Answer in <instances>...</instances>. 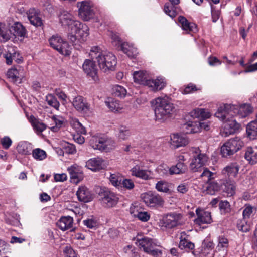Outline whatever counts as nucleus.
Returning a JSON list of instances; mask_svg holds the SVG:
<instances>
[{
	"label": "nucleus",
	"instance_id": "f257e3e1",
	"mask_svg": "<svg viewBox=\"0 0 257 257\" xmlns=\"http://www.w3.org/2000/svg\"><path fill=\"white\" fill-rule=\"evenodd\" d=\"M58 17L62 26L68 29V39L76 49H79L77 45L79 46V43L84 42L88 36L87 27L77 20L75 16L67 10H61Z\"/></svg>",
	"mask_w": 257,
	"mask_h": 257
},
{
	"label": "nucleus",
	"instance_id": "f03ea898",
	"mask_svg": "<svg viewBox=\"0 0 257 257\" xmlns=\"http://www.w3.org/2000/svg\"><path fill=\"white\" fill-rule=\"evenodd\" d=\"M89 56L98 63L100 69L104 72L114 70L116 65L115 56L111 53L103 51L97 46L91 48Z\"/></svg>",
	"mask_w": 257,
	"mask_h": 257
},
{
	"label": "nucleus",
	"instance_id": "7ed1b4c3",
	"mask_svg": "<svg viewBox=\"0 0 257 257\" xmlns=\"http://www.w3.org/2000/svg\"><path fill=\"white\" fill-rule=\"evenodd\" d=\"M151 103L154 107L156 119L158 120H163L174 109L173 104L167 96L159 97L152 100Z\"/></svg>",
	"mask_w": 257,
	"mask_h": 257
},
{
	"label": "nucleus",
	"instance_id": "20e7f679",
	"mask_svg": "<svg viewBox=\"0 0 257 257\" xmlns=\"http://www.w3.org/2000/svg\"><path fill=\"white\" fill-rule=\"evenodd\" d=\"M134 81L148 86L152 91H157L163 89L166 84L165 79L158 77L156 79H148L146 72L135 71L133 73Z\"/></svg>",
	"mask_w": 257,
	"mask_h": 257
},
{
	"label": "nucleus",
	"instance_id": "39448f33",
	"mask_svg": "<svg viewBox=\"0 0 257 257\" xmlns=\"http://www.w3.org/2000/svg\"><path fill=\"white\" fill-rule=\"evenodd\" d=\"M89 144L94 150L106 152L113 150L116 146L114 140L99 134L92 136L89 140Z\"/></svg>",
	"mask_w": 257,
	"mask_h": 257
},
{
	"label": "nucleus",
	"instance_id": "423d86ee",
	"mask_svg": "<svg viewBox=\"0 0 257 257\" xmlns=\"http://www.w3.org/2000/svg\"><path fill=\"white\" fill-rule=\"evenodd\" d=\"M244 146V143L239 137H235L226 141L221 147V153L223 157H227L232 155Z\"/></svg>",
	"mask_w": 257,
	"mask_h": 257
},
{
	"label": "nucleus",
	"instance_id": "0eeeda50",
	"mask_svg": "<svg viewBox=\"0 0 257 257\" xmlns=\"http://www.w3.org/2000/svg\"><path fill=\"white\" fill-rule=\"evenodd\" d=\"M140 198L145 205L150 208L162 206L164 200L158 194L152 191H148L141 194Z\"/></svg>",
	"mask_w": 257,
	"mask_h": 257
},
{
	"label": "nucleus",
	"instance_id": "6e6552de",
	"mask_svg": "<svg viewBox=\"0 0 257 257\" xmlns=\"http://www.w3.org/2000/svg\"><path fill=\"white\" fill-rule=\"evenodd\" d=\"M77 7L79 8V16L84 21H87L93 18L94 12L92 2L84 1L78 2Z\"/></svg>",
	"mask_w": 257,
	"mask_h": 257
},
{
	"label": "nucleus",
	"instance_id": "1a4fd4ad",
	"mask_svg": "<svg viewBox=\"0 0 257 257\" xmlns=\"http://www.w3.org/2000/svg\"><path fill=\"white\" fill-rule=\"evenodd\" d=\"M101 200L107 207L115 206L119 200L118 195L108 189H105L101 192Z\"/></svg>",
	"mask_w": 257,
	"mask_h": 257
},
{
	"label": "nucleus",
	"instance_id": "9d476101",
	"mask_svg": "<svg viewBox=\"0 0 257 257\" xmlns=\"http://www.w3.org/2000/svg\"><path fill=\"white\" fill-rule=\"evenodd\" d=\"M227 108L232 109L233 117L238 115L240 117H245L252 111V107L248 104H243L239 106L231 104L227 105Z\"/></svg>",
	"mask_w": 257,
	"mask_h": 257
},
{
	"label": "nucleus",
	"instance_id": "9b49d317",
	"mask_svg": "<svg viewBox=\"0 0 257 257\" xmlns=\"http://www.w3.org/2000/svg\"><path fill=\"white\" fill-rule=\"evenodd\" d=\"M26 71L24 69L21 67L18 66L9 69L7 72V76L11 81L20 84L22 82V80L25 77Z\"/></svg>",
	"mask_w": 257,
	"mask_h": 257
},
{
	"label": "nucleus",
	"instance_id": "f8f14e48",
	"mask_svg": "<svg viewBox=\"0 0 257 257\" xmlns=\"http://www.w3.org/2000/svg\"><path fill=\"white\" fill-rule=\"evenodd\" d=\"M74 107L79 112L87 114L90 112V105L85 98L81 96L75 97L72 101Z\"/></svg>",
	"mask_w": 257,
	"mask_h": 257
},
{
	"label": "nucleus",
	"instance_id": "ddd939ff",
	"mask_svg": "<svg viewBox=\"0 0 257 257\" xmlns=\"http://www.w3.org/2000/svg\"><path fill=\"white\" fill-rule=\"evenodd\" d=\"M181 219V214L175 212L170 213L168 214L164 219L163 223L166 228L171 229L180 225Z\"/></svg>",
	"mask_w": 257,
	"mask_h": 257
},
{
	"label": "nucleus",
	"instance_id": "4468645a",
	"mask_svg": "<svg viewBox=\"0 0 257 257\" xmlns=\"http://www.w3.org/2000/svg\"><path fill=\"white\" fill-rule=\"evenodd\" d=\"M143 167L144 163L143 162L136 164L131 170L132 175L145 180L150 179L151 178L150 172L143 169Z\"/></svg>",
	"mask_w": 257,
	"mask_h": 257
},
{
	"label": "nucleus",
	"instance_id": "2eb2a0df",
	"mask_svg": "<svg viewBox=\"0 0 257 257\" xmlns=\"http://www.w3.org/2000/svg\"><path fill=\"white\" fill-rule=\"evenodd\" d=\"M197 217L194 220V223L201 226L203 224H210L212 222L211 213L203 209L197 208L196 210Z\"/></svg>",
	"mask_w": 257,
	"mask_h": 257
},
{
	"label": "nucleus",
	"instance_id": "dca6fc26",
	"mask_svg": "<svg viewBox=\"0 0 257 257\" xmlns=\"http://www.w3.org/2000/svg\"><path fill=\"white\" fill-rule=\"evenodd\" d=\"M185 159L183 155H179L176 158L177 164L169 169L171 174H179L185 173L187 170V166L184 163Z\"/></svg>",
	"mask_w": 257,
	"mask_h": 257
},
{
	"label": "nucleus",
	"instance_id": "f3484780",
	"mask_svg": "<svg viewBox=\"0 0 257 257\" xmlns=\"http://www.w3.org/2000/svg\"><path fill=\"white\" fill-rule=\"evenodd\" d=\"M86 167L94 171H99L104 168V160L100 157L90 159L86 162Z\"/></svg>",
	"mask_w": 257,
	"mask_h": 257
},
{
	"label": "nucleus",
	"instance_id": "a211bd4d",
	"mask_svg": "<svg viewBox=\"0 0 257 257\" xmlns=\"http://www.w3.org/2000/svg\"><path fill=\"white\" fill-rule=\"evenodd\" d=\"M67 170L70 174L72 181L74 183H78L83 179V173L78 165H73L68 167Z\"/></svg>",
	"mask_w": 257,
	"mask_h": 257
},
{
	"label": "nucleus",
	"instance_id": "6ab92c4d",
	"mask_svg": "<svg viewBox=\"0 0 257 257\" xmlns=\"http://www.w3.org/2000/svg\"><path fill=\"white\" fill-rule=\"evenodd\" d=\"M240 127L239 123H237L235 119H228L224 123L223 131L222 133L225 136L233 134L238 130Z\"/></svg>",
	"mask_w": 257,
	"mask_h": 257
},
{
	"label": "nucleus",
	"instance_id": "aec40b11",
	"mask_svg": "<svg viewBox=\"0 0 257 257\" xmlns=\"http://www.w3.org/2000/svg\"><path fill=\"white\" fill-rule=\"evenodd\" d=\"M171 144L175 148L186 146L189 142L188 139L185 135L174 134L171 135Z\"/></svg>",
	"mask_w": 257,
	"mask_h": 257
},
{
	"label": "nucleus",
	"instance_id": "412c9836",
	"mask_svg": "<svg viewBox=\"0 0 257 257\" xmlns=\"http://www.w3.org/2000/svg\"><path fill=\"white\" fill-rule=\"evenodd\" d=\"M56 225L62 231L71 230L73 225V218L69 216H62L57 222Z\"/></svg>",
	"mask_w": 257,
	"mask_h": 257
},
{
	"label": "nucleus",
	"instance_id": "4be33fe9",
	"mask_svg": "<svg viewBox=\"0 0 257 257\" xmlns=\"http://www.w3.org/2000/svg\"><path fill=\"white\" fill-rule=\"evenodd\" d=\"M227 105H231V104H226L222 106H220L217 111L215 113V115L216 117L222 121H225V122L227 119H229L230 117H233V116H232V109H228L227 108Z\"/></svg>",
	"mask_w": 257,
	"mask_h": 257
},
{
	"label": "nucleus",
	"instance_id": "5701e85b",
	"mask_svg": "<svg viewBox=\"0 0 257 257\" xmlns=\"http://www.w3.org/2000/svg\"><path fill=\"white\" fill-rule=\"evenodd\" d=\"M179 239L180 243L179 247L181 249L189 251L193 250L194 248V243L189 240L188 235H187L185 232L180 233Z\"/></svg>",
	"mask_w": 257,
	"mask_h": 257
},
{
	"label": "nucleus",
	"instance_id": "b1692460",
	"mask_svg": "<svg viewBox=\"0 0 257 257\" xmlns=\"http://www.w3.org/2000/svg\"><path fill=\"white\" fill-rule=\"evenodd\" d=\"M214 244L213 241L206 239L202 244L201 253L206 257H213L214 253Z\"/></svg>",
	"mask_w": 257,
	"mask_h": 257
},
{
	"label": "nucleus",
	"instance_id": "393cba45",
	"mask_svg": "<svg viewBox=\"0 0 257 257\" xmlns=\"http://www.w3.org/2000/svg\"><path fill=\"white\" fill-rule=\"evenodd\" d=\"M27 16L32 25L36 27L41 26L43 25L42 20L36 9H30L27 12Z\"/></svg>",
	"mask_w": 257,
	"mask_h": 257
},
{
	"label": "nucleus",
	"instance_id": "a878e982",
	"mask_svg": "<svg viewBox=\"0 0 257 257\" xmlns=\"http://www.w3.org/2000/svg\"><path fill=\"white\" fill-rule=\"evenodd\" d=\"M178 20L182 29L187 33L195 32L197 31L196 25L194 23L189 22L185 17L179 16Z\"/></svg>",
	"mask_w": 257,
	"mask_h": 257
},
{
	"label": "nucleus",
	"instance_id": "bb28decb",
	"mask_svg": "<svg viewBox=\"0 0 257 257\" xmlns=\"http://www.w3.org/2000/svg\"><path fill=\"white\" fill-rule=\"evenodd\" d=\"M76 195L80 201L88 202L92 200V195L88 189L84 187H80L77 191Z\"/></svg>",
	"mask_w": 257,
	"mask_h": 257
},
{
	"label": "nucleus",
	"instance_id": "cd10ccee",
	"mask_svg": "<svg viewBox=\"0 0 257 257\" xmlns=\"http://www.w3.org/2000/svg\"><path fill=\"white\" fill-rule=\"evenodd\" d=\"M136 244L140 246V248H142L145 252H147L155 244L152 239L147 237L138 238Z\"/></svg>",
	"mask_w": 257,
	"mask_h": 257
},
{
	"label": "nucleus",
	"instance_id": "c85d7f7f",
	"mask_svg": "<svg viewBox=\"0 0 257 257\" xmlns=\"http://www.w3.org/2000/svg\"><path fill=\"white\" fill-rule=\"evenodd\" d=\"M14 31V35L18 37L24 38L27 37V31L20 22H15L11 27Z\"/></svg>",
	"mask_w": 257,
	"mask_h": 257
},
{
	"label": "nucleus",
	"instance_id": "c756f323",
	"mask_svg": "<svg viewBox=\"0 0 257 257\" xmlns=\"http://www.w3.org/2000/svg\"><path fill=\"white\" fill-rule=\"evenodd\" d=\"M222 189L227 196H232L235 193V183L233 181L226 180L222 185Z\"/></svg>",
	"mask_w": 257,
	"mask_h": 257
},
{
	"label": "nucleus",
	"instance_id": "7c9ffc66",
	"mask_svg": "<svg viewBox=\"0 0 257 257\" xmlns=\"http://www.w3.org/2000/svg\"><path fill=\"white\" fill-rule=\"evenodd\" d=\"M30 121L34 131L38 135L40 134L47 127V125L45 123L33 116L30 117Z\"/></svg>",
	"mask_w": 257,
	"mask_h": 257
},
{
	"label": "nucleus",
	"instance_id": "2f4dec72",
	"mask_svg": "<svg viewBox=\"0 0 257 257\" xmlns=\"http://www.w3.org/2000/svg\"><path fill=\"white\" fill-rule=\"evenodd\" d=\"M239 169V166L237 164L232 163L228 165L223 169L222 173L229 177H235L237 175Z\"/></svg>",
	"mask_w": 257,
	"mask_h": 257
},
{
	"label": "nucleus",
	"instance_id": "473e14b6",
	"mask_svg": "<svg viewBox=\"0 0 257 257\" xmlns=\"http://www.w3.org/2000/svg\"><path fill=\"white\" fill-rule=\"evenodd\" d=\"M94 62L90 60H86L83 65V69L85 72L92 77H94L96 74L95 66Z\"/></svg>",
	"mask_w": 257,
	"mask_h": 257
},
{
	"label": "nucleus",
	"instance_id": "72a5a7b5",
	"mask_svg": "<svg viewBox=\"0 0 257 257\" xmlns=\"http://www.w3.org/2000/svg\"><path fill=\"white\" fill-rule=\"evenodd\" d=\"M191 115L194 118L207 119L211 116V113L203 108H197L191 112Z\"/></svg>",
	"mask_w": 257,
	"mask_h": 257
},
{
	"label": "nucleus",
	"instance_id": "f704fd0d",
	"mask_svg": "<svg viewBox=\"0 0 257 257\" xmlns=\"http://www.w3.org/2000/svg\"><path fill=\"white\" fill-rule=\"evenodd\" d=\"M121 50L129 57H134L137 54V50L133 45L129 44L127 42L121 44Z\"/></svg>",
	"mask_w": 257,
	"mask_h": 257
},
{
	"label": "nucleus",
	"instance_id": "c9c22d12",
	"mask_svg": "<svg viewBox=\"0 0 257 257\" xmlns=\"http://www.w3.org/2000/svg\"><path fill=\"white\" fill-rule=\"evenodd\" d=\"M31 144L26 142H20L17 147V150L19 154L22 155H29L31 152Z\"/></svg>",
	"mask_w": 257,
	"mask_h": 257
},
{
	"label": "nucleus",
	"instance_id": "e433bc0d",
	"mask_svg": "<svg viewBox=\"0 0 257 257\" xmlns=\"http://www.w3.org/2000/svg\"><path fill=\"white\" fill-rule=\"evenodd\" d=\"M244 157L250 164H254L257 162V153L254 151L252 148H247Z\"/></svg>",
	"mask_w": 257,
	"mask_h": 257
},
{
	"label": "nucleus",
	"instance_id": "4c0bfd02",
	"mask_svg": "<svg viewBox=\"0 0 257 257\" xmlns=\"http://www.w3.org/2000/svg\"><path fill=\"white\" fill-rule=\"evenodd\" d=\"M246 133L248 136L254 139L257 136V121L255 120L250 122L246 127Z\"/></svg>",
	"mask_w": 257,
	"mask_h": 257
},
{
	"label": "nucleus",
	"instance_id": "58836bf2",
	"mask_svg": "<svg viewBox=\"0 0 257 257\" xmlns=\"http://www.w3.org/2000/svg\"><path fill=\"white\" fill-rule=\"evenodd\" d=\"M255 208L250 204H246L243 208L242 218L248 220L255 214Z\"/></svg>",
	"mask_w": 257,
	"mask_h": 257
},
{
	"label": "nucleus",
	"instance_id": "ea45409f",
	"mask_svg": "<svg viewBox=\"0 0 257 257\" xmlns=\"http://www.w3.org/2000/svg\"><path fill=\"white\" fill-rule=\"evenodd\" d=\"M183 130L186 134L195 133L199 132L196 121H189L183 125Z\"/></svg>",
	"mask_w": 257,
	"mask_h": 257
},
{
	"label": "nucleus",
	"instance_id": "a19ab883",
	"mask_svg": "<svg viewBox=\"0 0 257 257\" xmlns=\"http://www.w3.org/2000/svg\"><path fill=\"white\" fill-rule=\"evenodd\" d=\"M237 227L239 231L247 232L250 230V224L248 219L242 218L237 221Z\"/></svg>",
	"mask_w": 257,
	"mask_h": 257
},
{
	"label": "nucleus",
	"instance_id": "79ce46f5",
	"mask_svg": "<svg viewBox=\"0 0 257 257\" xmlns=\"http://www.w3.org/2000/svg\"><path fill=\"white\" fill-rule=\"evenodd\" d=\"M155 187L159 192L170 193L171 184L165 181H160L156 183Z\"/></svg>",
	"mask_w": 257,
	"mask_h": 257
},
{
	"label": "nucleus",
	"instance_id": "37998d69",
	"mask_svg": "<svg viewBox=\"0 0 257 257\" xmlns=\"http://www.w3.org/2000/svg\"><path fill=\"white\" fill-rule=\"evenodd\" d=\"M195 155H194L193 158L197 159L198 163L202 164V167L207 163L208 157L205 154L201 153L200 150L198 148L195 149Z\"/></svg>",
	"mask_w": 257,
	"mask_h": 257
},
{
	"label": "nucleus",
	"instance_id": "c03bdc74",
	"mask_svg": "<svg viewBox=\"0 0 257 257\" xmlns=\"http://www.w3.org/2000/svg\"><path fill=\"white\" fill-rule=\"evenodd\" d=\"M122 179V177L118 173L110 174L109 177V180L111 184L118 188L121 187Z\"/></svg>",
	"mask_w": 257,
	"mask_h": 257
},
{
	"label": "nucleus",
	"instance_id": "a18cd8bd",
	"mask_svg": "<svg viewBox=\"0 0 257 257\" xmlns=\"http://www.w3.org/2000/svg\"><path fill=\"white\" fill-rule=\"evenodd\" d=\"M228 246V239L224 236H219L218 237V244L216 248L219 251H224L227 249Z\"/></svg>",
	"mask_w": 257,
	"mask_h": 257
},
{
	"label": "nucleus",
	"instance_id": "49530a36",
	"mask_svg": "<svg viewBox=\"0 0 257 257\" xmlns=\"http://www.w3.org/2000/svg\"><path fill=\"white\" fill-rule=\"evenodd\" d=\"M11 31L7 28L0 25V41L5 42L9 40L11 37Z\"/></svg>",
	"mask_w": 257,
	"mask_h": 257
},
{
	"label": "nucleus",
	"instance_id": "de8ad7c7",
	"mask_svg": "<svg viewBox=\"0 0 257 257\" xmlns=\"http://www.w3.org/2000/svg\"><path fill=\"white\" fill-rule=\"evenodd\" d=\"M17 54H18L13 47H9L7 53L4 54L7 64L8 65L11 64L13 59L16 57Z\"/></svg>",
	"mask_w": 257,
	"mask_h": 257
},
{
	"label": "nucleus",
	"instance_id": "09e8293b",
	"mask_svg": "<svg viewBox=\"0 0 257 257\" xmlns=\"http://www.w3.org/2000/svg\"><path fill=\"white\" fill-rule=\"evenodd\" d=\"M208 185L206 188V192L210 195H214L220 189V185L215 181L208 182Z\"/></svg>",
	"mask_w": 257,
	"mask_h": 257
},
{
	"label": "nucleus",
	"instance_id": "8fccbe9b",
	"mask_svg": "<svg viewBox=\"0 0 257 257\" xmlns=\"http://www.w3.org/2000/svg\"><path fill=\"white\" fill-rule=\"evenodd\" d=\"M131 134L130 130L127 127L121 126L118 128L117 135L119 139L124 140L129 137Z\"/></svg>",
	"mask_w": 257,
	"mask_h": 257
},
{
	"label": "nucleus",
	"instance_id": "3c124183",
	"mask_svg": "<svg viewBox=\"0 0 257 257\" xmlns=\"http://www.w3.org/2000/svg\"><path fill=\"white\" fill-rule=\"evenodd\" d=\"M32 154L34 158L37 160H43L47 157L46 152L40 148L34 149L32 152Z\"/></svg>",
	"mask_w": 257,
	"mask_h": 257
},
{
	"label": "nucleus",
	"instance_id": "603ef678",
	"mask_svg": "<svg viewBox=\"0 0 257 257\" xmlns=\"http://www.w3.org/2000/svg\"><path fill=\"white\" fill-rule=\"evenodd\" d=\"M46 101L48 104L57 110L60 106V103L57 98L52 94H49L46 96Z\"/></svg>",
	"mask_w": 257,
	"mask_h": 257
},
{
	"label": "nucleus",
	"instance_id": "864d4df0",
	"mask_svg": "<svg viewBox=\"0 0 257 257\" xmlns=\"http://www.w3.org/2000/svg\"><path fill=\"white\" fill-rule=\"evenodd\" d=\"M71 49V47L68 43L66 41H64L57 50L60 54L65 56H67L70 54Z\"/></svg>",
	"mask_w": 257,
	"mask_h": 257
},
{
	"label": "nucleus",
	"instance_id": "5fc2aeb1",
	"mask_svg": "<svg viewBox=\"0 0 257 257\" xmlns=\"http://www.w3.org/2000/svg\"><path fill=\"white\" fill-rule=\"evenodd\" d=\"M64 40L59 36H53L49 39L50 45L56 50L60 47Z\"/></svg>",
	"mask_w": 257,
	"mask_h": 257
},
{
	"label": "nucleus",
	"instance_id": "6e6d98bb",
	"mask_svg": "<svg viewBox=\"0 0 257 257\" xmlns=\"http://www.w3.org/2000/svg\"><path fill=\"white\" fill-rule=\"evenodd\" d=\"M201 177L205 179L206 178V181L208 182L214 179L216 177V174L211 172L208 168H203V171L201 174Z\"/></svg>",
	"mask_w": 257,
	"mask_h": 257
},
{
	"label": "nucleus",
	"instance_id": "4d7b16f0",
	"mask_svg": "<svg viewBox=\"0 0 257 257\" xmlns=\"http://www.w3.org/2000/svg\"><path fill=\"white\" fill-rule=\"evenodd\" d=\"M219 208L222 213H229L231 211L230 204L229 202L226 200L221 201L219 204Z\"/></svg>",
	"mask_w": 257,
	"mask_h": 257
},
{
	"label": "nucleus",
	"instance_id": "13d9d810",
	"mask_svg": "<svg viewBox=\"0 0 257 257\" xmlns=\"http://www.w3.org/2000/svg\"><path fill=\"white\" fill-rule=\"evenodd\" d=\"M63 149L64 152L69 154H73L76 152L75 145L68 142L65 143Z\"/></svg>",
	"mask_w": 257,
	"mask_h": 257
},
{
	"label": "nucleus",
	"instance_id": "bf43d9fd",
	"mask_svg": "<svg viewBox=\"0 0 257 257\" xmlns=\"http://www.w3.org/2000/svg\"><path fill=\"white\" fill-rule=\"evenodd\" d=\"M113 92L115 96L120 97H124L126 94V89L119 85H116L114 87Z\"/></svg>",
	"mask_w": 257,
	"mask_h": 257
},
{
	"label": "nucleus",
	"instance_id": "052dcab7",
	"mask_svg": "<svg viewBox=\"0 0 257 257\" xmlns=\"http://www.w3.org/2000/svg\"><path fill=\"white\" fill-rule=\"evenodd\" d=\"M146 253L153 257H161L162 250L156 247V244H154V246L152 247V248L150 249Z\"/></svg>",
	"mask_w": 257,
	"mask_h": 257
},
{
	"label": "nucleus",
	"instance_id": "680f3d73",
	"mask_svg": "<svg viewBox=\"0 0 257 257\" xmlns=\"http://www.w3.org/2000/svg\"><path fill=\"white\" fill-rule=\"evenodd\" d=\"M65 257H77V254L70 245H66L63 249Z\"/></svg>",
	"mask_w": 257,
	"mask_h": 257
},
{
	"label": "nucleus",
	"instance_id": "e2e57ef3",
	"mask_svg": "<svg viewBox=\"0 0 257 257\" xmlns=\"http://www.w3.org/2000/svg\"><path fill=\"white\" fill-rule=\"evenodd\" d=\"M189 167L190 170L194 172L200 171L202 168V164L198 163L197 160L194 158L192 159Z\"/></svg>",
	"mask_w": 257,
	"mask_h": 257
},
{
	"label": "nucleus",
	"instance_id": "0e129e2a",
	"mask_svg": "<svg viewBox=\"0 0 257 257\" xmlns=\"http://www.w3.org/2000/svg\"><path fill=\"white\" fill-rule=\"evenodd\" d=\"M106 106L109 109L113 112H118L120 110V107L118 102L116 100L110 102H106Z\"/></svg>",
	"mask_w": 257,
	"mask_h": 257
},
{
	"label": "nucleus",
	"instance_id": "69168bd1",
	"mask_svg": "<svg viewBox=\"0 0 257 257\" xmlns=\"http://www.w3.org/2000/svg\"><path fill=\"white\" fill-rule=\"evenodd\" d=\"M123 250L129 256L134 257L136 255V249L133 245H127L123 247Z\"/></svg>",
	"mask_w": 257,
	"mask_h": 257
},
{
	"label": "nucleus",
	"instance_id": "338daca9",
	"mask_svg": "<svg viewBox=\"0 0 257 257\" xmlns=\"http://www.w3.org/2000/svg\"><path fill=\"white\" fill-rule=\"evenodd\" d=\"M140 220L146 222L150 219V215L147 212H138L137 214H134Z\"/></svg>",
	"mask_w": 257,
	"mask_h": 257
},
{
	"label": "nucleus",
	"instance_id": "774afa93",
	"mask_svg": "<svg viewBox=\"0 0 257 257\" xmlns=\"http://www.w3.org/2000/svg\"><path fill=\"white\" fill-rule=\"evenodd\" d=\"M71 125L78 132L81 134H85L86 131L84 127L82 126L80 122L78 120H74L71 123Z\"/></svg>",
	"mask_w": 257,
	"mask_h": 257
}]
</instances>
